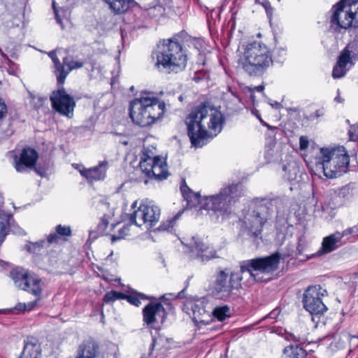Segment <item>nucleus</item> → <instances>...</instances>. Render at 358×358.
Returning <instances> with one entry per match:
<instances>
[{"instance_id":"obj_1","label":"nucleus","mask_w":358,"mask_h":358,"mask_svg":"<svg viewBox=\"0 0 358 358\" xmlns=\"http://www.w3.org/2000/svg\"><path fill=\"white\" fill-rule=\"evenodd\" d=\"M280 255L278 251L268 256L256 257L240 262V270L228 272L227 269L220 271L215 277L213 284V293L220 299L224 301H234L240 296L242 289V274L245 272L257 282V274L254 271L262 273H271L278 269Z\"/></svg>"},{"instance_id":"obj_2","label":"nucleus","mask_w":358,"mask_h":358,"mask_svg":"<svg viewBox=\"0 0 358 358\" xmlns=\"http://www.w3.org/2000/svg\"><path fill=\"white\" fill-rule=\"evenodd\" d=\"M210 106L208 102H202L192 108L185 120L187 126V134L189 138L192 146L201 148L207 143V140L211 137L207 131L203 120L208 116ZM208 127L217 135L221 132L225 122L224 115L219 110H215L210 115Z\"/></svg>"},{"instance_id":"obj_3","label":"nucleus","mask_w":358,"mask_h":358,"mask_svg":"<svg viewBox=\"0 0 358 358\" xmlns=\"http://www.w3.org/2000/svg\"><path fill=\"white\" fill-rule=\"evenodd\" d=\"M192 37L185 30H182L170 38L161 40L157 45L155 66H162L169 73L182 71L187 66V55L180 41L188 44Z\"/></svg>"},{"instance_id":"obj_4","label":"nucleus","mask_w":358,"mask_h":358,"mask_svg":"<svg viewBox=\"0 0 358 358\" xmlns=\"http://www.w3.org/2000/svg\"><path fill=\"white\" fill-rule=\"evenodd\" d=\"M273 63L270 49L258 41L248 43L244 49L243 57L238 59L239 66L252 77L262 76Z\"/></svg>"},{"instance_id":"obj_5","label":"nucleus","mask_w":358,"mask_h":358,"mask_svg":"<svg viewBox=\"0 0 358 358\" xmlns=\"http://www.w3.org/2000/svg\"><path fill=\"white\" fill-rule=\"evenodd\" d=\"M243 195L242 182H237L223 187L219 193L205 196L202 202V208L213 210L223 218L229 217L232 213V206Z\"/></svg>"},{"instance_id":"obj_6","label":"nucleus","mask_w":358,"mask_h":358,"mask_svg":"<svg viewBox=\"0 0 358 358\" xmlns=\"http://www.w3.org/2000/svg\"><path fill=\"white\" fill-rule=\"evenodd\" d=\"M316 166L327 178H336L348 171L350 157L343 146L321 148L316 157Z\"/></svg>"},{"instance_id":"obj_7","label":"nucleus","mask_w":358,"mask_h":358,"mask_svg":"<svg viewBox=\"0 0 358 358\" xmlns=\"http://www.w3.org/2000/svg\"><path fill=\"white\" fill-rule=\"evenodd\" d=\"M275 199L256 197L251 200L248 214V234L252 238L259 237L263 227L273 213Z\"/></svg>"},{"instance_id":"obj_8","label":"nucleus","mask_w":358,"mask_h":358,"mask_svg":"<svg viewBox=\"0 0 358 358\" xmlns=\"http://www.w3.org/2000/svg\"><path fill=\"white\" fill-rule=\"evenodd\" d=\"M108 4L110 9L115 14H124L132 13L134 19L132 23L136 29L147 27L148 21V15H155V11H157L159 15H162L165 8L160 5H156L148 10H143L135 0H103Z\"/></svg>"},{"instance_id":"obj_9","label":"nucleus","mask_w":358,"mask_h":358,"mask_svg":"<svg viewBox=\"0 0 358 358\" xmlns=\"http://www.w3.org/2000/svg\"><path fill=\"white\" fill-rule=\"evenodd\" d=\"M327 295V291L320 285L308 286L303 294V308L313 316L323 315L328 308L323 303L322 297Z\"/></svg>"},{"instance_id":"obj_10","label":"nucleus","mask_w":358,"mask_h":358,"mask_svg":"<svg viewBox=\"0 0 358 358\" xmlns=\"http://www.w3.org/2000/svg\"><path fill=\"white\" fill-rule=\"evenodd\" d=\"M9 276L19 289L36 296H41V279L36 274L31 273L22 267L17 266L10 270Z\"/></svg>"},{"instance_id":"obj_11","label":"nucleus","mask_w":358,"mask_h":358,"mask_svg":"<svg viewBox=\"0 0 358 358\" xmlns=\"http://www.w3.org/2000/svg\"><path fill=\"white\" fill-rule=\"evenodd\" d=\"M150 302L142 309L143 326L148 329L159 331L164 324L168 312L162 301L157 299Z\"/></svg>"},{"instance_id":"obj_12","label":"nucleus","mask_w":358,"mask_h":358,"mask_svg":"<svg viewBox=\"0 0 358 358\" xmlns=\"http://www.w3.org/2000/svg\"><path fill=\"white\" fill-rule=\"evenodd\" d=\"M58 89L52 92L50 100L53 110L59 115L72 117L76 107V101L69 94L64 87V85H57Z\"/></svg>"},{"instance_id":"obj_13","label":"nucleus","mask_w":358,"mask_h":358,"mask_svg":"<svg viewBox=\"0 0 358 358\" xmlns=\"http://www.w3.org/2000/svg\"><path fill=\"white\" fill-rule=\"evenodd\" d=\"M148 103H144L142 96L133 99L129 103V117L136 124L141 127H150L155 124V119L152 118L145 109Z\"/></svg>"},{"instance_id":"obj_14","label":"nucleus","mask_w":358,"mask_h":358,"mask_svg":"<svg viewBox=\"0 0 358 358\" xmlns=\"http://www.w3.org/2000/svg\"><path fill=\"white\" fill-rule=\"evenodd\" d=\"M38 154L37 151L29 146L24 148L19 155L13 157L14 167L17 172L23 173L35 166Z\"/></svg>"},{"instance_id":"obj_15","label":"nucleus","mask_w":358,"mask_h":358,"mask_svg":"<svg viewBox=\"0 0 358 358\" xmlns=\"http://www.w3.org/2000/svg\"><path fill=\"white\" fill-rule=\"evenodd\" d=\"M185 241L182 243L189 249L191 252H196V256L201 262L209 261L216 257V252L215 250L208 251V247L206 246L199 238L192 236L190 238H185Z\"/></svg>"},{"instance_id":"obj_16","label":"nucleus","mask_w":358,"mask_h":358,"mask_svg":"<svg viewBox=\"0 0 358 358\" xmlns=\"http://www.w3.org/2000/svg\"><path fill=\"white\" fill-rule=\"evenodd\" d=\"M0 245L10 232L17 235L26 234L25 231L16 224L12 214H0Z\"/></svg>"},{"instance_id":"obj_17","label":"nucleus","mask_w":358,"mask_h":358,"mask_svg":"<svg viewBox=\"0 0 358 358\" xmlns=\"http://www.w3.org/2000/svg\"><path fill=\"white\" fill-rule=\"evenodd\" d=\"M141 96L145 104L148 103V106H145V109L148 110V113L152 116V118L155 119V123L162 120L166 112L164 101L155 96Z\"/></svg>"},{"instance_id":"obj_18","label":"nucleus","mask_w":358,"mask_h":358,"mask_svg":"<svg viewBox=\"0 0 358 358\" xmlns=\"http://www.w3.org/2000/svg\"><path fill=\"white\" fill-rule=\"evenodd\" d=\"M138 211L143 223L148 225V229L152 228L159 220L161 211L157 206L141 204Z\"/></svg>"},{"instance_id":"obj_19","label":"nucleus","mask_w":358,"mask_h":358,"mask_svg":"<svg viewBox=\"0 0 358 358\" xmlns=\"http://www.w3.org/2000/svg\"><path fill=\"white\" fill-rule=\"evenodd\" d=\"M340 241L341 240L338 238L336 233L326 236L323 238L322 246L317 252L310 255L306 254L304 258L300 259V260L304 262L315 257L330 253L338 248L337 243Z\"/></svg>"},{"instance_id":"obj_20","label":"nucleus","mask_w":358,"mask_h":358,"mask_svg":"<svg viewBox=\"0 0 358 358\" xmlns=\"http://www.w3.org/2000/svg\"><path fill=\"white\" fill-rule=\"evenodd\" d=\"M152 163V165L149 168V170L150 171V173H149L150 176H148V178L151 179L154 178L157 181L166 180L170 175L167 169L166 160L161 156L157 155L155 156V159Z\"/></svg>"},{"instance_id":"obj_21","label":"nucleus","mask_w":358,"mask_h":358,"mask_svg":"<svg viewBox=\"0 0 358 358\" xmlns=\"http://www.w3.org/2000/svg\"><path fill=\"white\" fill-rule=\"evenodd\" d=\"M180 189L184 199L187 202V208H193L199 206L201 209H203L202 202L204 201V196L201 197L199 192H193L187 185L185 179L182 180Z\"/></svg>"},{"instance_id":"obj_22","label":"nucleus","mask_w":358,"mask_h":358,"mask_svg":"<svg viewBox=\"0 0 358 358\" xmlns=\"http://www.w3.org/2000/svg\"><path fill=\"white\" fill-rule=\"evenodd\" d=\"M108 162L103 161L92 168L86 169L82 167L80 175L84 177L88 182L102 180L106 178Z\"/></svg>"},{"instance_id":"obj_23","label":"nucleus","mask_w":358,"mask_h":358,"mask_svg":"<svg viewBox=\"0 0 358 358\" xmlns=\"http://www.w3.org/2000/svg\"><path fill=\"white\" fill-rule=\"evenodd\" d=\"M23 350L18 358H41V348L38 340L34 336H27L24 341Z\"/></svg>"},{"instance_id":"obj_24","label":"nucleus","mask_w":358,"mask_h":358,"mask_svg":"<svg viewBox=\"0 0 358 358\" xmlns=\"http://www.w3.org/2000/svg\"><path fill=\"white\" fill-rule=\"evenodd\" d=\"M350 52L348 46L341 51L337 62L333 68L332 77L334 78H341L345 76L347 71L346 65L351 59Z\"/></svg>"},{"instance_id":"obj_25","label":"nucleus","mask_w":358,"mask_h":358,"mask_svg":"<svg viewBox=\"0 0 358 358\" xmlns=\"http://www.w3.org/2000/svg\"><path fill=\"white\" fill-rule=\"evenodd\" d=\"M99 350V345L94 340L90 338L84 341L78 347V355L76 358H95Z\"/></svg>"},{"instance_id":"obj_26","label":"nucleus","mask_w":358,"mask_h":358,"mask_svg":"<svg viewBox=\"0 0 358 358\" xmlns=\"http://www.w3.org/2000/svg\"><path fill=\"white\" fill-rule=\"evenodd\" d=\"M191 310H192V320L196 322L207 324L205 316H210V314L206 310L203 301H196L191 303Z\"/></svg>"},{"instance_id":"obj_27","label":"nucleus","mask_w":358,"mask_h":358,"mask_svg":"<svg viewBox=\"0 0 358 358\" xmlns=\"http://www.w3.org/2000/svg\"><path fill=\"white\" fill-rule=\"evenodd\" d=\"M64 62V76L62 79H59V76H57V85H64L65 83V80L69 75V73L74 70L80 69L83 66L84 62L81 61H73L71 59V57L66 56L63 58Z\"/></svg>"},{"instance_id":"obj_28","label":"nucleus","mask_w":358,"mask_h":358,"mask_svg":"<svg viewBox=\"0 0 358 358\" xmlns=\"http://www.w3.org/2000/svg\"><path fill=\"white\" fill-rule=\"evenodd\" d=\"M283 358H307V351L299 344H290L283 350Z\"/></svg>"},{"instance_id":"obj_29","label":"nucleus","mask_w":358,"mask_h":358,"mask_svg":"<svg viewBox=\"0 0 358 358\" xmlns=\"http://www.w3.org/2000/svg\"><path fill=\"white\" fill-rule=\"evenodd\" d=\"M156 299L157 298L155 296L147 295L143 292H138L137 290L131 288L129 290L127 302L136 307H139L141 305V300L156 301Z\"/></svg>"},{"instance_id":"obj_30","label":"nucleus","mask_w":358,"mask_h":358,"mask_svg":"<svg viewBox=\"0 0 358 358\" xmlns=\"http://www.w3.org/2000/svg\"><path fill=\"white\" fill-rule=\"evenodd\" d=\"M71 229L69 226L58 224L55 227V232L51 233L47 236V241L48 243H57L59 236H71Z\"/></svg>"},{"instance_id":"obj_31","label":"nucleus","mask_w":358,"mask_h":358,"mask_svg":"<svg viewBox=\"0 0 358 358\" xmlns=\"http://www.w3.org/2000/svg\"><path fill=\"white\" fill-rule=\"evenodd\" d=\"M282 170L287 173V178L289 182L295 181L299 182L301 180L302 173L300 171V167L296 164L284 165Z\"/></svg>"},{"instance_id":"obj_32","label":"nucleus","mask_w":358,"mask_h":358,"mask_svg":"<svg viewBox=\"0 0 358 358\" xmlns=\"http://www.w3.org/2000/svg\"><path fill=\"white\" fill-rule=\"evenodd\" d=\"M308 246V245L306 240V237L303 235H301L297 238L296 250L295 251H293L292 254H286L284 255L283 257L280 256V259H285L289 257H294L295 258H299L300 256H303V252L307 250ZM278 252L280 254L279 252Z\"/></svg>"},{"instance_id":"obj_33","label":"nucleus","mask_w":358,"mask_h":358,"mask_svg":"<svg viewBox=\"0 0 358 358\" xmlns=\"http://www.w3.org/2000/svg\"><path fill=\"white\" fill-rule=\"evenodd\" d=\"M48 56L51 58L53 64H54V73L57 78V76H59V79H62L64 72V62L61 63L59 58L56 55L55 50H52L48 52Z\"/></svg>"},{"instance_id":"obj_34","label":"nucleus","mask_w":358,"mask_h":358,"mask_svg":"<svg viewBox=\"0 0 358 358\" xmlns=\"http://www.w3.org/2000/svg\"><path fill=\"white\" fill-rule=\"evenodd\" d=\"M187 45L193 47L199 52V55H204L206 51V43L201 37H192Z\"/></svg>"},{"instance_id":"obj_35","label":"nucleus","mask_w":358,"mask_h":358,"mask_svg":"<svg viewBox=\"0 0 358 358\" xmlns=\"http://www.w3.org/2000/svg\"><path fill=\"white\" fill-rule=\"evenodd\" d=\"M212 314L217 320L222 322L230 317V308L227 305L218 306L214 308Z\"/></svg>"},{"instance_id":"obj_36","label":"nucleus","mask_w":358,"mask_h":358,"mask_svg":"<svg viewBox=\"0 0 358 358\" xmlns=\"http://www.w3.org/2000/svg\"><path fill=\"white\" fill-rule=\"evenodd\" d=\"M181 212H179L172 218L166 220V222H162L158 227L153 230V231H169L173 228L176 221L179 218Z\"/></svg>"},{"instance_id":"obj_37","label":"nucleus","mask_w":358,"mask_h":358,"mask_svg":"<svg viewBox=\"0 0 358 358\" xmlns=\"http://www.w3.org/2000/svg\"><path fill=\"white\" fill-rule=\"evenodd\" d=\"M352 190L353 188L351 187L350 184H348L335 190V194L341 199H348L353 194Z\"/></svg>"},{"instance_id":"obj_38","label":"nucleus","mask_w":358,"mask_h":358,"mask_svg":"<svg viewBox=\"0 0 358 358\" xmlns=\"http://www.w3.org/2000/svg\"><path fill=\"white\" fill-rule=\"evenodd\" d=\"M45 243V241L44 240L35 243L29 242V244L25 245V248L30 253L38 254L43 248Z\"/></svg>"},{"instance_id":"obj_39","label":"nucleus","mask_w":358,"mask_h":358,"mask_svg":"<svg viewBox=\"0 0 358 358\" xmlns=\"http://www.w3.org/2000/svg\"><path fill=\"white\" fill-rule=\"evenodd\" d=\"M0 52L2 58L4 59L5 63L8 65V72L9 74L11 75H15L16 71L17 69V65L15 62H13L12 60H10L8 57V56L5 54L3 52H2L1 49L0 48Z\"/></svg>"},{"instance_id":"obj_40","label":"nucleus","mask_w":358,"mask_h":358,"mask_svg":"<svg viewBox=\"0 0 358 358\" xmlns=\"http://www.w3.org/2000/svg\"><path fill=\"white\" fill-rule=\"evenodd\" d=\"M285 340L288 341H293L295 344H299L300 346L301 344H304L307 341V338L304 336H296L293 333L286 332Z\"/></svg>"},{"instance_id":"obj_41","label":"nucleus","mask_w":358,"mask_h":358,"mask_svg":"<svg viewBox=\"0 0 358 358\" xmlns=\"http://www.w3.org/2000/svg\"><path fill=\"white\" fill-rule=\"evenodd\" d=\"M255 3L262 5L265 9L268 18L271 20L273 15V8L268 0H255Z\"/></svg>"},{"instance_id":"obj_42","label":"nucleus","mask_w":358,"mask_h":358,"mask_svg":"<svg viewBox=\"0 0 358 358\" xmlns=\"http://www.w3.org/2000/svg\"><path fill=\"white\" fill-rule=\"evenodd\" d=\"M348 136L350 141L358 142V123L350 125L348 130Z\"/></svg>"},{"instance_id":"obj_43","label":"nucleus","mask_w":358,"mask_h":358,"mask_svg":"<svg viewBox=\"0 0 358 358\" xmlns=\"http://www.w3.org/2000/svg\"><path fill=\"white\" fill-rule=\"evenodd\" d=\"M117 300V291L111 290L107 292L103 297V301L106 303H109Z\"/></svg>"},{"instance_id":"obj_44","label":"nucleus","mask_w":358,"mask_h":358,"mask_svg":"<svg viewBox=\"0 0 358 358\" xmlns=\"http://www.w3.org/2000/svg\"><path fill=\"white\" fill-rule=\"evenodd\" d=\"M108 221L105 215L101 218L100 222L96 227V230L99 232V234L103 235L108 227Z\"/></svg>"},{"instance_id":"obj_45","label":"nucleus","mask_w":358,"mask_h":358,"mask_svg":"<svg viewBox=\"0 0 358 358\" xmlns=\"http://www.w3.org/2000/svg\"><path fill=\"white\" fill-rule=\"evenodd\" d=\"M27 309V304L24 303H17L13 309H1L0 310V313H10L12 312L13 310H15L20 312H24Z\"/></svg>"},{"instance_id":"obj_46","label":"nucleus","mask_w":358,"mask_h":358,"mask_svg":"<svg viewBox=\"0 0 358 358\" xmlns=\"http://www.w3.org/2000/svg\"><path fill=\"white\" fill-rule=\"evenodd\" d=\"M150 150H144L142 152L140 157V164H144L146 162H152L155 159V157H152L150 155Z\"/></svg>"},{"instance_id":"obj_47","label":"nucleus","mask_w":358,"mask_h":358,"mask_svg":"<svg viewBox=\"0 0 358 358\" xmlns=\"http://www.w3.org/2000/svg\"><path fill=\"white\" fill-rule=\"evenodd\" d=\"M8 113L7 106L5 101L0 97V125Z\"/></svg>"},{"instance_id":"obj_48","label":"nucleus","mask_w":358,"mask_h":358,"mask_svg":"<svg viewBox=\"0 0 358 358\" xmlns=\"http://www.w3.org/2000/svg\"><path fill=\"white\" fill-rule=\"evenodd\" d=\"M127 216L129 217V226L131 224H135L138 227L141 226V224H138L136 222L137 216L140 217V212L138 211V208L134 210L132 213L128 214Z\"/></svg>"},{"instance_id":"obj_49","label":"nucleus","mask_w":358,"mask_h":358,"mask_svg":"<svg viewBox=\"0 0 358 358\" xmlns=\"http://www.w3.org/2000/svg\"><path fill=\"white\" fill-rule=\"evenodd\" d=\"M60 13H66V10L63 8H61L59 10V9H55V12H54V14H55V18L57 21V22L61 26L62 29H64V26L63 24V22H62V17H61V15H60Z\"/></svg>"},{"instance_id":"obj_50","label":"nucleus","mask_w":358,"mask_h":358,"mask_svg":"<svg viewBox=\"0 0 358 358\" xmlns=\"http://www.w3.org/2000/svg\"><path fill=\"white\" fill-rule=\"evenodd\" d=\"M309 145L308 138L306 136H301L299 138V148L301 150H305Z\"/></svg>"},{"instance_id":"obj_51","label":"nucleus","mask_w":358,"mask_h":358,"mask_svg":"<svg viewBox=\"0 0 358 358\" xmlns=\"http://www.w3.org/2000/svg\"><path fill=\"white\" fill-rule=\"evenodd\" d=\"M324 115L323 109L316 110L314 113L310 114L308 116L304 117L307 120L313 121L314 119Z\"/></svg>"},{"instance_id":"obj_52","label":"nucleus","mask_w":358,"mask_h":358,"mask_svg":"<svg viewBox=\"0 0 358 358\" xmlns=\"http://www.w3.org/2000/svg\"><path fill=\"white\" fill-rule=\"evenodd\" d=\"M143 165L144 166H143V164L139 163L140 169L145 174L147 177L150 176L149 173H150V171L149 170V168L151 167L152 163L150 162H146L145 163L143 164Z\"/></svg>"},{"instance_id":"obj_53","label":"nucleus","mask_w":358,"mask_h":358,"mask_svg":"<svg viewBox=\"0 0 358 358\" xmlns=\"http://www.w3.org/2000/svg\"><path fill=\"white\" fill-rule=\"evenodd\" d=\"M34 168L36 173L41 176H44L47 173V169L41 164H36Z\"/></svg>"},{"instance_id":"obj_54","label":"nucleus","mask_w":358,"mask_h":358,"mask_svg":"<svg viewBox=\"0 0 358 358\" xmlns=\"http://www.w3.org/2000/svg\"><path fill=\"white\" fill-rule=\"evenodd\" d=\"M227 92L231 93L233 96L238 99L239 101H241V98L240 94L236 87L234 88L231 86L228 85L227 87Z\"/></svg>"},{"instance_id":"obj_55","label":"nucleus","mask_w":358,"mask_h":358,"mask_svg":"<svg viewBox=\"0 0 358 358\" xmlns=\"http://www.w3.org/2000/svg\"><path fill=\"white\" fill-rule=\"evenodd\" d=\"M189 280H190L189 278L186 280L185 287L180 292H179L178 293V294L175 296L176 299H185V298H186V296L185 295V292L186 289L187 288V287L189 286Z\"/></svg>"},{"instance_id":"obj_56","label":"nucleus","mask_w":358,"mask_h":358,"mask_svg":"<svg viewBox=\"0 0 358 358\" xmlns=\"http://www.w3.org/2000/svg\"><path fill=\"white\" fill-rule=\"evenodd\" d=\"M353 232H354V228L353 227H349V228L345 229L344 231H343L342 233L336 232V234L338 236V238L341 241V238L343 236L349 235V234H351Z\"/></svg>"},{"instance_id":"obj_57","label":"nucleus","mask_w":358,"mask_h":358,"mask_svg":"<svg viewBox=\"0 0 358 358\" xmlns=\"http://www.w3.org/2000/svg\"><path fill=\"white\" fill-rule=\"evenodd\" d=\"M129 224H125L122 227V228L119 229L118 234L120 236L122 235V238H124L128 234L127 232L129 231Z\"/></svg>"},{"instance_id":"obj_58","label":"nucleus","mask_w":358,"mask_h":358,"mask_svg":"<svg viewBox=\"0 0 358 358\" xmlns=\"http://www.w3.org/2000/svg\"><path fill=\"white\" fill-rule=\"evenodd\" d=\"M37 297H38V299H36V300L31 301L27 304L26 310L30 311L36 306V303L39 301L41 296H37Z\"/></svg>"},{"instance_id":"obj_59","label":"nucleus","mask_w":358,"mask_h":358,"mask_svg":"<svg viewBox=\"0 0 358 358\" xmlns=\"http://www.w3.org/2000/svg\"><path fill=\"white\" fill-rule=\"evenodd\" d=\"M277 315L278 314L274 310H273L271 313H269L267 315H266L264 318L260 320L258 322H257V324H259L262 320H264L266 319L275 320L276 318Z\"/></svg>"},{"instance_id":"obj_60","label":"nucleus","mask_w":358,"mask_h":358,"mask_svg":"<svg viewBox=\"0 0 358 358\" xmlns=\"http://www.w3.org/2000/svg\"><path fill=\"white\" fill-rule=\"evenodd\" d=\"M100 236L103 235L99 234V232L97 230L90 231L89 234V239L95 240Z\"/></svg>"},{"instance_id":"obj_61","label":"nucleus","mask_w":358,"mask_h":358,"mask_svg":"<svg viewBox=\"0 0 358 358\" xmlns=\"http://www.w3.org/2000/svg\"><path fill=\"white\" fill-rule=\"evenodd\" d=\"M340 1L343 2V8H345V4L352 7V5L356 6L357 3H358V0H341Z\"/></svg>"},{"instance_id":"obj_62","label":"nucleus","mask_w":358,"mask_h":358,"mask_svg":"<svg viewBox=\"0 0 358 358\" xmlns=\"http://www.w3.org/2000/svg\"><path fill=\"white\" fill-rule=\"evenodd\" d=\"M128 296H129V290L127 293H123L121 292H117V300L118 299H124L128 300Z\"/></svg>"},{"instance_id":"obj_63","label":"nucleus","mask_w":358,"mask_h":358,"mask_svg":"<svg viewBox=\"0 0 358 358\" xmlns=\"http://www.w3.org/2000/svg\"><path fill=\"white\" fill-rule=\"evenodd\" d=\"M258 118L259 119L262 124L266 127H267L269 130H276L277 129V127H273V126H271L269 125L268 124H267L266 122H265L264 120H262L261 119V117L259 116Z\"/></svg>"},{"instance_id":"obj_64","label":"nucleus","mask_w":358,"mask_h":358,"mask_svg":"<svg viewBox=\"0 0 358 358\" xmlns=\"http://www.w3.org/2000/svg\"><path fill=\"white\" fill-rule=\"evenodd\" d=\"M252 90H253V92L255 90H256L257 92H262L264 90V85L262 83V85L255 86V87H252Z\"/></svg>"}]
</instances>
